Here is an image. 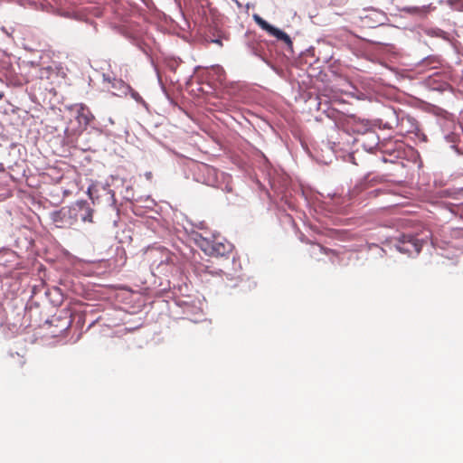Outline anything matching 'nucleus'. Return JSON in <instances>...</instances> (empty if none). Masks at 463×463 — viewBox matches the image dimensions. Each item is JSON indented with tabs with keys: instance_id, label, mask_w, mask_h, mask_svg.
<instances>
[{
	"instance_id": "nucleus-4",
	"label": "nucleus",
	"mask_w": 463,
	"mask_h": 463,
	"mask_svg": "<svg viewBox=\"0 0 463 463\" xmlns=\"http://www.w3.org/2000/svg\"><path fill=\"white\" fill-rule=\"evenodd\" d=\"M253 18H254L255 22L257 23V24L261 29H263L264 31L269 33L270 35L276 37L278 40L282 41L288 46L292 47V44H293L292 41H291L290 37L288 36V34H287L285 32H283V31L278 29V28L274 27L273 25L269 24L267 21L262 19L258 14H254Z\"/></svg>"
},
{
	"instance_id": "nucleus-7",
	"label": "nucleus",
	"mask_w": 463,
	"mask_h": 463,
	"mask_svg": "<svg viewBox=\"0 0 463 463\" xmlns=\"http://www.w3.org/2000/svg\"><path fill=\"white\" fill-rule=\"evenodd\" d=\"M430 5L405 6L402 8V11L409 14L423 16L430 12Z\"/></svg>"
},
{
	"instance_id": "nucleus-3",
	"label": "nucleus",
	"mask_w": 463,
	"mask_h": 463,
	"mask_svg": "<svg viewBox=\"0 0 463 463\" xmlns=\"http://www.w3.org/2000/svg\"><path fill=\"white\" fill-rule=\"evenodd\" d=\"M422 245L423 240H420L412 234H403L399 239L396 248L402 253L412 255L420 253Z\"/></svg>"
},
{
	"instance_id": "nucleus-11",
	"label": "nucleus",
	"mask_w": 463,
	"mask_h": 463,
	"mask_svg": "<svg viewBox=\"0 0 463 463\" xmlns=\"http://www.w3.org/2000/svg\"><path fill=\"white\" fill-rule=\"evenodd\" d=\"M321 250L324 252V253H327L328 251H332L331 250H328L323 246H321Z\"/></svg>"
},
{
	"instance_id": "nucleus-5",
	"label": "nucleus",
	"mask_w": 463,
	"mask_h": 463,
	"mask_svg": "<svg viewBox=\"0 0 463 463\" xmlns=\"http://www.w3.org/2000/svg\"><path fill=\"white\" fill-rule=\"evenodd\" d=\"M197 169L203 174V182L209 185H213L217 181V170L207 165L201 163L197 165Z\"/></svg>"
},
{
	"instance_id": "nucleus-6",
	"label": "nucleus",
	"mask_w": 463,
	"mask_h": 463,
	"mask_svg": "<svg viewBox=\"0 0 463 463\" xmlns=\"http://www.w3.org/2000/svg\"><path fill=\"white\" fill-rule=\"evenodd\" d=\"M76 118L80 127L86 128L93 118V116L87 107L84 105H80L77 109Z\"/></svg>"
},
{
	"instance_id": "nucleus-9",
	"label": "nucleus",
	"mask_w": 463,
	"mask_h": 463,
	"mask_svg": "<svg viewBox=\"0 0 463 463\" xmlns=\"http://www.w3.org/2000/svg\"><path fill=\"white\" fill-rule=\"evenodd\" d=\"M216 72L218 73L219 77L225 74L224 70L220 66L216 67Z\"/></svg>"
},
{
	"instance_id": "nucleus-1",
	"label": "nucleus",
	"mask_w": 463,
	"mask_h": 463,
	"mask_svg": "<svg viewBox=\"0 0 463 463\" xmlns=\"http://www.w3.org/2000/svg\"><path fill=\"white\" fill-rule=\"evenodd\" d=\"M88 195L93 203H105L106 205L115 207L117 203L115 192L109 184L101 183H93L88 188Z\"/></svg>"
},
{
	"instance_id": "nucleus-12",
	"label": "nucleus",
	"mask_w": 463,
	"mask_h": 463,
	"mask_svg": "<svg viewBox=\"0 0 463 463\" xmlns=\"http://www.w3.org/2000/svg\"><path fill=\"white\" fill-rule=\"evenodd\" d=\"M425 62H426V63H429V62H430V59H427V60L425 61Z\"/></svg>"
},
{
	"instance_id": "nucleus-8",
	"label": "nucleus",
	"mask_w": 463,
	"mask_h": 463,
	"mask_svg": "<svg viewBox=\"0 0 463 463\" xmlns=\"http://www.w3.org/2000/svg\"><path fill=\"white\" fill-rule=\"evenodd\" d=\"M78 205L80 210L84 211V213L81 215V220L83 222H92L93 217V210L89 206L88 203L85 201H80L78 203Z\"/></svg>"
},
{
	"instance_id": "nucleus-10",
	"label": "nucleus",
	"mask_w": 463,
	"mask_h": 463,
	"mask_svg": "<svg viewBox=\"0 0 463 463\" xmlns=\"http://www.w3.org/2000/svg\"><path fill=\"white\" fill-rule=\"evenodd\" d=\"M213 43H216V44H218V45H220V46H222V41H221L220 39L213 40Z\"/></svg>"
},
{
	"instance_id": "nucleus-2",
	"label": "nucleus",
	"mask_w": 463,
	"mask_h": 463,
	"mask_svg": "<svg viewBox=\"0 0 463 463\" xmlns=\"http://www.w3.org/2000/svg\"><path fill=\"white\" fill-rule=\"evenodd\" d=\"M199 245L209 256L223 257L232 251V243L221 237H213V240L203 238Z\"/></svg>"
}]
</instances>
